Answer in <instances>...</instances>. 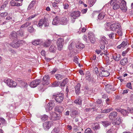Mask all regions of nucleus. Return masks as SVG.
Listing matches in <instances>:
<instances>
[{"label": "nucleus", "instance_id": "aec40b11", "mask_svg": "<svg viewBox=\"0 0 133 133\" xmlns=\"http://www.w3.org/2000/svg\"><path fill=\"white\" fill-rule=\"evenodd\" d=\"M121 123V119L120 117H117L112 123L113 125H118Z\"/></svg>", "mask_w": 133, "mask_h": 133}, {"label": "nucleus", "instance_id": "7ed1b4c3", "mask_svg": "<svg viewBox=\"0 0 133 133\" xmlns=\"http://www.w3.org/2000/svg\"><path fill=\"white\" fill-rule=\"evenodd\" d=\"M53 98H54L57 102L61 103L64 99V95L62 93H59L53 96Z\"/></svg>", "mask_w": 133, "mask_h": 133}, {"label": "nucleus", "instance_id": "393cba45", "mask_svg": "<svg viewBox=\"0 0 133 133\" xmlns=\"http://www.w3.org/2000/svg\"><path fill=\"white\" fill-rule=\"evenodd\" d=\"M128 62L127 58L124 57L121 60L120 63L122 65L124 66L127 64Z\"/></svg>", "mask_w": 133, "mask_h": 133}, {"label": "nucleus", "instance_id": "b1692460", "mask_svg": "<svg viewBox=\"0 0 133 133\" xmlns=\"http://www.w3.org/2000/svg\"><path fill=\"white\" fill-rule=\"evenodd\" d=\"M81 87V84L79 83H78L77 85L75 86V92L77 94H79L80 90V88Z\"/></svg>", "mask_w": 133, "mask_h": 133}, {"label": "nucleus", "instance_id": "39448f33", "mask_svg": "<svg viewBox=\"0 0 133 133\" xmlns=\"http://www.w3.org/2000/svg\"><path fill=\"white\" fill-rule=\"evenodd\" d=\"M110 4L112 6L114 10H116L119 8L120 2L117 0H111Z\"/></svg>", "mask_w": 133, "mask_h": 133}, {"label": "nucleus", "instance_id": "a211bd4d", "mask_svg": "<svg viewBox=\"0 0 133 133\" xmlns=\"http://www.w3.org/2000/svg\"><path fill=\"white\" fill-rule=\"evenodd\" d=\"M112 57L113 59L117 61H118L121 59V55L119 54L115 53L113 55Z\"/></svg>", "mask_w": 133, "mask_h": 133}, {"label": "nucleus", "instance_id": "ddd939ff", "mask_svg": "<svg viewBox=\"0 0 133 133\" xmlns=\"http://www.w3.org/2000/svg\"><path fill=\"white\" fill-rule=\"evenodd\" d=\"M119 24H118L116 23H115L111 25L110 26V28L112 30L115 31L119 28Z\"/></svg>", "mask_w": 133, "mask_h": 133}, {"label": "nucleus", "instance_id": "dca6fc26", "mask_svg": "<svg viewBox=\"0 0 133 133\" xmlns=\"http://www.w3.org/2000/svg\"><path fill=\"white\" fill-rule=\"evenodd\" d=\"M117 114L116 112L113 111L110 114L109 117L110 120H113L117 116Z\"/></svg>", "mask_w": 133, "mask_h": 133}, {"label": "nucleus", "instance_id": "2eb2a0df", "mask_svg": "<svg viewBox=\"0 0 133 133\" xmlns=\"http://www.w3.org/2000/svg\"><path fill=\"white\" fill-rule=\"evenodd\" d=\"M92 126V128L94 130H97L100 128V127L98 123H91V124Z\"/></svg>", "mask_w": 133, "mask_h": 133}, {"label": "nucleus", "instance_id": "37998d69", "mask_svg": "<svg viewBox=\"0 0 133 133\" xmlns=\"http://www.w3.org/2000/svg\"><path fill=\"white\" fill-rule=\"evenodd\" d=\"M116 34L114 32H111L110 34H108V35L110 38L113 39L115 37Z\"/></svg>", "mask_w": 133, "mask_h": 133}, {"label": "nucleus", "instance_id": "0e129e2a", "mask_svg": "<svg viewBox=\"0 0 133 133\" xmlns=\"http://www.w3.org/2000/svg\"><path fill=\"white\" fill-rule=\"evenodd\" d=\"M57 69L56 68H54L53 70L51 71L50 73L52 74L53 75L57 71Z\"/></svg>", "mask_w": 133, "mask_h": 133}, {"label": "nucleus", "instance_id": "58836bf2", "mask_svg": "<svg viewBox=\"0 0 133 133\" xmlns=\"http://www.w3.org/2000/svg\"><path fill=\"white\" fill-rule=\"evenodd\" d=\"M84 46V45L81 43H78L76 45V47L78 49L83 48Z\"/></svg>", "mask_w": 133, "mask_h": 133}, {"label": "nucleus", "instance_id": "09e8293b", "mask_svg": "<svg viewBox=\"0 0 133 133\" xmlns=\"http://www.w3.org/2000/svg\"><path fill=\"white\" fill-rule=\"evenodd\" d=\"M17 34L19 35L21 37L23 36L24 31L21 30H19L17 32Z\"/></svg>", "mask_w": 133, "mask_h": 133}, {"label": "nucleus", "instance_id": "f257e3e1", "mask_svg": "<svg viewBox=\"0 0 133 133\" xmlns=\"http://www.w3.org/2000/svg\"><path fill=\"white\" fill-rule=\"evenodd\" d=\"M81 12L79 11H72L70 15L71 22L74 23L75 21V19L78 18L80 16Z\"/></svg>", "mask_w": 133, "mask_h": 133}, {"label": "nucleus", "instance_id": "72a5a7b5", "mask_svg": "<svg viewBox=\"0 0 133 133\" xmlns=\"http://www.w3.org/2000/svg\"><path fill=\"white\" fill-rule=\"evenodd\" d=\"M56 49V48L54 45H51L49 48V51L51 52H54Z\"/></svg>", "mask_w": 133, "mask_h": 133}, {"label": "nucleus", "instance_id": "4be33fe9", "mask_svg": "<svg viewBox=\"0 0 133 133\" xmlns=\"http://www.w3.org/2000/svg\"><path fill=\"white\" fill-rule=\"evenodd\" d=\"M52 6L54 8L55 10L57 12H59L60 11V9L58 7V4L55 2H54L52 3Z\"/></svg>", "mask_w": 133, "mask_h": 133}, {"label": "nucleus", "instance_id": "f03ea898", "mask_svg": "<svg viewBox=\"0 0 133 133\" xmlns=\"http://www.w3.org/2000/svg\"><path fill=\"white\" fill-rule=\"evenodd\" d=\"M24 42V41L23 40L17 39L16 40L13 41L10 45L13 48H17Z\"/></svg>", "mask_w": 133, "mask_h": 133}, {"label": "nucleus", "instance_id": "69168bd1", "mask_svg": "<svg viewBox=\"0 0 133 133\" xmlns=\"http://www.w3.org/2000/svg\"><path fill=\"white\" fill-rule=\"evenodd\" d=\"M94 72H95L96 74H97L99 72L98 68L96 66H95L94 68Z\"/></svg>", "mask_w": 133, "mask_h": 133}, {"label": "nucleus", "instance_id": "6ab92c4d", "mask_svg": "<svg viewBox=\"0 0 133 133\" xmlns=\"http://www.w3.org/2000/svg\"><path fill=\"white\" fill-rule=\"evenodd\" d=\"M54 106V102L51 101L48 103L47 107V109L48 110H51Z\"/></svg>", "mask_w": 133, "mask_h": 133}, {"label": "nucleus", "instance_id": "a19ab883", "mask_svg": "<svg viewBox=\"0 0 133 133\" xmlns=\"http://www.w3.org/2000/svg\"><path fill=\"white\" fill-rule=\"evenodd\" d=\"M44 20L43 24L44 25L45 27L48 26L49 25V23L47 19L45 18L43 19Z\"/></svg>", "mask_w": 133, "mask_h": 133}, {"label": "nucleus", "instance_id": "774afa93", "mask_svg": "<svg viewBox=\"0 0 133 133\" xmlns=\"http://www.w3.org/2000/svg\"><path fill=\"white\" fill-rule=\"evenodd\" d=\"M13 81L12 80L10 79V82H9V83L8 84V86L10 87H12V83H13Z\"/></svg>", "mask_w": 133, "mask_h": 133}, {"label": "nucleus", "instance_id": "864d4df0", "mask_svg": "<svg viewBox=\"0 0 133 133\" xmlns=\"http://www.w3.org/2000/svg\"><path fill=\"white\" fill-rule=\"evenodd\" d=\"M96 1V0H89V2L90 6H92Z\"/></svg>", "mask_w": 133, "mask_h": 133}, {"label": "nucleus", "instance_id": "a18cd8bd", "mask_svg": "<svg viewBox=\"0 0 133 133\" xmlns=\"http://www.w3.org/2000/svg\"><path fill=\"white\" fill-rule=\"evenodd\" d=\"M44 20L43 19H41L40 20L38 23V25L40 27H42L43 24Z\"/></svg>", "mask_w": 133, "mask_h": 133}, {"label": "nucleus", "instance_id": "de8ad7c7", "mask_svg": "<svg viewBox=\"0 0 133 133\" xmlns=\"http://www.w3.org/2000/svg\"><path fill=\"white\" fill-rule=\"evenodd\" d=\"M28 31L30 32H33L35 31V30L34 29L32 26H31L29 27L28 28Z\"/></svg>", "mask_w": 133, "mask_h": 133}, {"label": "nucleus", "instance_id": "e2e57ef3", "mask_svg": "<svg viewBox=\"0 0 133 133\" xmlns=\"http://www.w3.org/2000/svg\"><path fill=\"white\" fill-rule=\"evenodd\" d=\"M91 130L90 129L88 128L85 130V133H91Z\"/></svg>", "mask_w": 133, "mask_h": 133}, {"label": "nucleus", "instance_id": "423d86ee", "mask_svg": "<svg viewBox=\"0 0 133 133\" xmlns=\"http://www.w3.org/2000/svg\"><path fill=\"white\" fill-rule=\"evenodd\" d=\"M100 43L101 45L100 49L102 50H104L105 48V45L107 44L108 43L107 39L105 37H103L101 38L100 41Z\"/></svg>", "mask_w": 133, "mask_h": 133}, {"label": "nucleus", "instance_id": "4c0bfd02", "mask_svg": "<svg viewBox=\"0 0 133 133\" xmlns=\"http://www.w3.org/2000/svg\"><path fill=\"white\" fill-rule=\"evenodd\" d=\"M35 1H32L29 5L28 8V10H30V9L34 6V4H35Z\"/></svg>", "mask_w": 133, "mask_h": 133}, {"label": "nucleus", "instance_id": "8fccbe9b", "mask_svg": "<svg viewBox=\"0 0 133 133\" xmlns=\"http://www.w3.org/2000/svg\"><path fill=\"white\" fill-rule=\"evenodd\" d=\"M59 84V82L56 81L52 83L51 85L53 87H56L58 86Z\"/></svg>", "mask_w": 133, "mask_h": 133}, {"label": "nucleus", "instance_id": "2f4dec72", "mask_svg": "<svg viewBox=\"0 0 133 133\" xmlns=\"http://www.w3.org/2000/svg\"><path fill=\"white\" fill-rule=\"evenodd\" d=\"M42 40L39 39H37L35 40L32 42V44L34 45H41L42 43Z\"/></svg>", "mask_w": 133, "mask_h": 133}, {"label": "nucleus", "instance_id": "4d7b16f0", "mask_svg": "<svg viewBox=\"0 0 133 133\" xmlns=\"http://www.w3.org/2000/svg\"><path fill=\"white\" fill-rule=\"evenodd\" d=\"M59 129L57 128H55L52 131V133H58L59 132Z\"/></svg>", "mask_w": 133, "mask_h": 133}, {"label": "nucleus", "instance_id": "6e6552de", "mask_svg": "<svg viewBox=\"0 0 133 133\" xmlns=\"http://www.w3.org/2000/svg\"><path fill=\"white\" fill-rule=\"evenodd\" d=\"M41 82V79L35 80L30 83V86L31 88H35Z\"/></svg>", "mask_w": 133, "mask_h": 133}, {"label": "nucleus", "instance_id": "680f3d73", "mask_svg": "<svg viewBox=\"0 0 133 133\" xmlns=\"http://www.w3.org/2000/svg\"><path fill=\"white\" fill-rule=\"evenodd\" d=\"M78 58L77 56H76L74 58V61L76 63L78 64Z\"/></svg>", "mask_w": 133, "mask_h": 133}, {"label": "nucleus", "instance_id": "bf43d9fd", "mask_svg": "<svg viewBox=\"0 0 133 133\" xmlns=\"http://www.w3.org/2000/svg\"><path fill=\"white\" fill-rule=\"evenodd\" d=\"M130 50L129 48H128L127 49L122 52V54L123 56H125L126 54Z\"/></svg>", "mask_w": 133, "mask_h": 133}, {"label": "nucleus", "instance_id": "cd10ccee", "mask_svg": "<svg viewBox=\"0 0 133 133\" xmlns=\"http://www.w3.org/2000/svg\"><path fill=\"white\" fill-rule=\"evenodd\" d=\"M63 108L61 106L56 107L55 108V111L58 112L59 113H61L63 110Z\"/></svg>", "mask_w": 133, "mask_h": 133}, {"label": "nucleus", "instance_id": "6e6d98bb", "mask_svg": "<svg viewBox=\"0 0 133 133\" xmlns=\"http://www.w3.org/2000/svg\"><path fill=\"white\" fill-rule=\"evenodd\" d=\"M71 111L72 114L74 115H77L78 114V111L75 110H72Z\"/></svg>", "mask_w": 133, "mask_h": 133}, {"label": "nucleus", "instance_id": "f3484780", "mask_svg": "<svg viewBox=\"0 0 133 133\" xmlns=\"http://www.w3.org/2000/svg\"><path fill=\"white\" fill-rule=\"evenodd\" d=\"M43 84H48L49 82V78L48 75H45L43 78Z\"/></svg>", "mask_w": 133, "mask_h": 133}, {"label": "nucleus", "instance_id": "ea45409f", "mask_svg": "<svg viewBox=\"0 0 133 133\" xmlns=\"http://www.w3.org/2000/svg\"><path fill=\"white\" fill-rule=\"evenodd\" d=\"M68 79L66 78V79L63 80V81L60 84V86L61 87H64L68 83Z\"/></svg>", "mask_w": 133, "mask_h": 133}, {"label": "nucleus", "instance_id": "3c124183", "mask_svg": "<svg viewBox=\"0 0 133 133\" xmlns=\"http://www.w3.org/2000/svg\"><path fill=\"white\" fill-rule=\"evenodd\" d=\"M48 118V116L47 115H44L41 116V118L42 121H44L47 120Z\"/></svg>", "mask_w": 133, "mask_h": 133}, {"label": "nucleus", "instance_id": "5fc2aeb1", "mask_svg": "<svg viewBox=\"0 0 133 133\" xmlns=\"http://www.w3.org/2000/svg\"><path fill=\"white\" fill-rule=\"evenodd\" d=\"M117 30V33L119 35L122 36L123 34V33L122 31V29L120 28H119Z\"/></svg>", "mask_w": 133, "mask_h": 133}, {"label": "nucleus", "instance_id": "c03bdc74", "mask_svg": "<svg viewBox=\"0 0 133 133\" xmlns=\"http://www.w3.org/2000/svg\"><path fill=\"white\" fill-rule=\"evenodd\" d=\"M8 4V3L7 2L5 1L4 2L0 8V10H2L4 9V8Z\"/></svg>", "mask_w": 133, "mask_h": 133}, {"label": "nucleus", "instance_id": "338daca9", "mask_svg": "<svg viewBox=\"0 0 133 133\" xmlns=\"http://www.w3.org/2000/svg\"><path fill=\"white\" fill-rule=\"evenodd\" d=\"M10 79H5L4 80V82L6 83L8 85V84L9 83V82H10Z\"/></svg>", "mask_w": 133, "mask_h": 133}, {"label": "nucleus", "instance_id": "f8f14e48", "mask_svg": "<svg viewBox=\"0 0 133 133\" xmlns=\"http://www.w3.org/2000/svg\"><path fill=\"white\" fill-rule=\"evenodd\" d=\"M105 70V69L103 67H101V74L102 76L107 77L110 75L109 72Z\"/></svg>", "mask_w": 133, "mask_h": 133}, {"label": "nucleus", "instance_id": "20e7f679", "mask_svg": "<svg viewBox=\"0 0 133 133\" xmlns=\"http://www.w3.org/2000/svg\"><path fill=\"white\" fill-rule=\"evenodd\" d=\"M50 114V119L52 120L56 121L59 120L61 117V116L59 115H58L55 112H51Z\"/></svg>", "mask_w": 133, "mask_h": 133}, {"label": "nucleus", "instance_id": "7c9ffc66", "mask_svg": "<svg viewBox=\"0 0 133 133\" xmlns=\"http://www.w3.org/2000/svg\"><path fill=\"white\" fill-rule=\"evenodd\" d=\"M105 15L104 12H101L98 15V19L100 20H102L103 19Z\"/></svg>", "mask_w": 133, "mask_h": 133}, {"label": "nucleus", "instance_id": "4468645a", "mask_svg": "<svg viewBox=\"0 0 133 133\" xmlns=\"http://www.w3.org/2000/svg\"><path fill=\"white\" fill-rule=\"evenodd\" d=\"M88 37L90 41L92 43H94L95 42V36L92 33L89 32L88 34Z\"/></svg>", "mask_w": 133, "mask_h": 133}, {"label": "nucleus", "instance_id": "1a4fd4ad", "mask_svg": "<svg viewBox=\"0 0 133 133\" xmlns=\"http://www.w3.org/2000/svg\"><path fill=\"white\" fill-rule=\"evenodd\" d=\"M52 124L51 122H46L43 123V126L44 129L46 130H48L50 128Z\"/></svg>", "mask_w": 133, "mask_h": 133}, {"label": "nucleus", "instance_id": "603ef678", "mask_svg": "<svg viewBox=\"0 0 133 133\" xmlns=\"http://www.w3.org/2000/svg\"><path fill=\"white\" fill-rule=\"evenodd\" d=\"M8 13L6 12H4L1 13L0 14V16L1 17L4 18L5 17H6L8 15Z\"/></svg>", "mask_w": 133, "mask_h": 133}, {"label": "nucleus", "instance_id": "e433bc0d", "mask_svg": "<svg viewBox=\"0 0 133 133\" xmlns=\"http://www.w3.org/2000/svg\"><path fill=\"white\" fill-rule=\"evenodd\" d=\"M102 123L103 125L105 127L108 126L111 124V123L108 121H102Z\"/></svg>", "mask_w": 133, "mask_h": 133}, {"label": "nucleus", "instance_id": "9d476101", "mask_svg": "<svg viewBox=\"0 0 133 133\" xmlns=\"http://www.w3.org/2000/svg\"><path fill=\"white\" fill-rule=\"evenodd\" d=\"M10 38L12 40H16L17 39L18 35L15 31L12 32L10 35Z\"/></svg>", "mask_w": 133, "mask_h": 133}, {"label": "nucleus", "instance_id": "49530a36", "mask_svg": "<svg viewBox=\"0 0 133 133\" xmlns=\"http://www.w3.org/2000/svg\"><path fill=\"white\" fill-rule=\"evenodd\" d=\"M74 103L78 105H81L82 103V100L78 98L75 101Z\"/></svg>", "mask_w": 133, "mask_h": 133}, {"label": "nucleus", "instance_id": "0eeeda50", "mask_svg": "<svg viewBox=\"0 0 133 133\" xmlns=\"http://www.w3.org/2000/svg\"><path fill=\"white\" fill-rule=\"evenodd\" d=\"M64 44V40L63 38H60L58 39L57 41V44L58 49L59 50H61Z\"/></svg>", "mask_w": 133, "mask_h": 133}, {"label": "nucleus", "instance_id": "c756f323", "mask_svg": "<svg viewBox=\"0 0 133 133\" xmlns=\"http://www.w3.org/2000/svg\"><path fill=\"white\" fill-rule=\"evenodd\" d=\"M10 3L11 4V5L12 6H20L22 5V4H21L20 3H19L18 2H15L14 0H12L11 1Z\"/></svg>", "mask_w": 133, "mask_h": 133}, {"label": "nucleus", "instance_id": "f704fd0d", "mask_svg": "<svg viewBox=\"0 0 133 133\" xmlns=\"http://www.w3.org/2000/svg\"><path fill=\"white\" fill-rule=\"evenodd\" d=\"M59 21L58 18L57 17H56L53 20L52 24L54 25H56L58 24H59Z\"/></svg>", "mask_w": 133, "mask_h": 133}, {"label": "nucleus", "instance_id": "052dcab7", "mask_svg": "<svg viewBox=\"0 0 133 133\" xmlns=\"http://www.w3.org/2000/svg\"><path fill=\"white\" fill-rule=\"evenodd\" d=\"M127 87L131 89H132V87H131V83L130 82H129L127 83L126 85Z\"/></svg>", "mask_w": 133, "mask_h": 133}, {"label": "nucleus", "instance_id": "412c9836", "mask_svg": "<svg viewBox=\"0 0 133 133\" xmlns=\"http://www.w3.org/2000/svg\"><path fill=\"white\" fill-rule=\"evenodd\" d=\"M18 83L20 84L21 87H24V88H27L28 85L26 83L21 80H18Z\"/></svg>", "mask_w": 133, "mask_h": 133}, {"label": "nucleus", "instance_id": "79ce46f5", "mask_svg": "<svg viewBox=\"0 0 133 133\" xmlns=\"http://www.w3.org/2000/svg\"><path fill=\"white\" fill-rule=\"evenodd\" d=\"M121 113L123 116H125L127 115L129 112L126 110L122 109Z\"/></svg>", "mask_w": 133, "mask_h": 133}, {"label": "nucleus", "instance_id": "473e14b6", "mask_svg": "<svg viewBox=\"0 0 133 133\" xmlns=\"http://www.w3.org/2000/svg\"><path fill=\"white\" fill-rule=\"evenodd\" d=\"M55 77L58 80H61L64 77V76L63 75L58 74L55 75Z\"/></svg>", "mask_w": 133, "mask_h": 133}, {"label": "nucleus", "instance_id": "9b49d317", "mask_svg": "<svg viewBox=\"0 0 133 133\" xmlns=\"http://www.w3.org/2000/svg\"><path fill=\"white\" fill-rule=\"evenodd\" d=\"M119 8L120 9L123 11H125L126 9V3L124 0L120 1Z\"/></svg>", "mask_w": 133, "mask_h": 133}, {"label": "nucleus", "instance_id": "13d9d810", "mask_svg": "<svg viewBox=\"0 0 133 133\" xmlns=\"http://www.w3.org/2000/svg\"><path fill=\"white\" fill-rule=\"evenodd\" d=\"M85 78L86 79L88 80L89 82H90L92 81V82L93 83H94V81H93V80H92V79H93L91 77V76H87V77H85Z\"/></svg>", "mask_w": 133, "mask_h": 133}, {"label": "nucleus", "instance_id": "a878e982", "mask_svg": "<svg viewBox=\"0 0 133 133\" xmlns=\"http://www.w3.org/2000/svg\"><path fill=\"white\" fill-rule=\"evenodd\" d=\"M128 44V42L127 41H123L120 45L118 46L117 48L118 49H120L122 47L124 48L127 46Z\"/></svg>", "mask_w": 133, "mask_h": 133}, {"label": "nucleus", "instance_id": "5701e85b", "mask_svg": "<svg viewBox=\"0 0 133 133\" xmlns=\"http://www.w3.org/2000/svg\"><path fill=\"white\" fill-rule=\"evenodd\" d=\"M67 20L66 18L63 17L61 18L59 21V24L65 25L67 24Z\"/></svg>", "mask_w": 133, "mask_h": 133}, {"label": "nucleus", "instance_id": "bb28decb", "mask_svg": "<svg viewBox=\"0 0 133 133\" xmlns=\"http://www.w3.org/2000/svg\"><path fill=\"white\" fill-rule=\"evenodd\" d=\"M105 90L107 92H109L110 90H114V88L113 87L109 84H108L105 85Z\"/></svg>", "mask_w": 133, "mask_h": 133}, {"label": "nucleus", "instance_id": "c9c22d12", "mask_svg": "<svg viewBox=\"0 0 133 133\" xmlns=\"http://www.w3.org/2000/svg\"><path fill=\"white\" fill-rule=\"evenodd\" d=\"M113 109L112 108H110L104 110H101V113H107L110 112L111 111H112Z\"/></svg>", "mask_w": 133, "mask_h": 133}, {"label": "nucleus", "instance_id": "c85d7f7f", "mask_svg": "<svg viewBox=\"0 0 133 133\" xmlns=\"http://www.w3.org/2000/svg\"><path fill=\"white\" fill-rule=\"evenodd\" d=\"M52 41L50 39L47 40L44 43L43 46L44 47H47L49 46L51 42Z\"/></svg>", "mask_w": 133, "mask_h": 133}]
</instances>
